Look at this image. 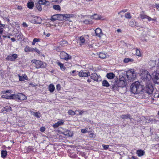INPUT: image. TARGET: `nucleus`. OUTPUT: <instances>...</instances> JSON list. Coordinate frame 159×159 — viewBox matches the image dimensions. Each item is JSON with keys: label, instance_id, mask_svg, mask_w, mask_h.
<instances>
[{"label": "nucleus", "instance_id": "obj_1", "mask_svg": "<svg viewBox=\"0 0 159 159\" xmlns=\"http://www.w3.org/2000/svg\"><path fill=\"white\" fill-rule=\"evenodd\" d=\"M130 89L131 92L135 94L136 97L138 98H143V86L141 85L139 82L136 81L133 83L131 85Z\"/></svg>", "mask_w": 159, "mask_h": 159}, {"label": "nucleus", "instance_id": "obj_2", "mask_svg": "<svg viewBox=\"0 0 159 159\" xmlns=\"http://www.w3.org/2000/svg\"><path fill=\"white\" fill-rule=\"evenodd\" d=\"M122 71H118L119 76V81L117 83V85L118 87L123 88L125 87L126 85V81L125 78V74H122V75H120V74L122 73L121 72Z\"/></svg>", "mask_w": 159, "mask_h": 159}, {"label": "nucleus", "instance_id": "obj_3", "mask_svg": "<svg viewBox=\"0 0 159 159\" xmlns=\"http://www.w3.org/2000/svg\"><path fill=\"white\" fill-rule=\"evenodd\" d=\"M137 74L134 69H130L126 72V76L129 80H134L136 78Z\"/></svg>", "mask_w": 159, "mask_h": 159}, {"label": "nucleus", "instance_id": "obj_4", "mask_svg": "<svg viewBox=\"0 0 159 159\" xmlns=\"http://www.w3.org/2000/svg\"><path fill=\"white\" fill-rule=\"evenodd\" d=\"M60 56L61 59L66 60H68L71 58V56L64 51H62L61 52Z\"/></svg>", "mask_w": 159, "mask_h": 159}, {"label": "nucleus", "instance_id": "obj_5", "mask_svg": "<svg viewBox=\"0 0 159 159\" xmlns=\"http://www.w3.org/2000/svg\"><path fill=\"white\" fill-rule=\"evenodd\" d=\"M153 90V86L151 84H148L146 86L145 88V92L148 95H150L151 96H152L151 95H152Z\"/></svg>", "mask_w": 159, "mask_h": 159}, {"label": "nucleus", "instance_id": "obj_6", "mask_svg": "<svg viewBox=\"0 0 159 159\" xmlns=\"http://www.w3.org/2000/svg\"><path fill=\"white\" fill-rule=\"evenodd\" d=\"M17 57L18 56L16 54H13L11 56H8L6 58V59L8 61H14L17 58Z\"/></svg>", "mask_w": 159, "mask_h": 159}, {"label": "nucleus", "instance_id": "obj_7", "mask_svg": "<svg viewBox=\"0 0 159 159\" xmlns=\"http://www.w3.org/2000/svg\"><path fill=\"white\" fill-rule=\"evenodd\" d=\"M142 76L144 79L149 80L151 78V75L148 74L147 71H145L142 74Z\"/></svg>", "mask_w": 159, "mask_h": 159}, {"label": "nucleus", "instance_id": "obj_8", "mask_svg": "<svg viewBox=\"0 0 159 159\" xmlns=\"http://www.w3.org/2000/svg\"><path fill=\"white\" fill-rule=\"evenodd\" d=\"M90 77L94 81H98L101 80V77L100 75H98L96 73L91 74Z\"/></svg>", "mask_w": 159, "mask_h": 159}, {"label": "nucleus", "instance_id": "obj_9", "mask_svg": "<svg viewBox=\"0 0 159 159\" xmlns=\"http://www.w3.org/2000/svg\"><path fill=\"white\" fill-rule=\"evenodd\" d=\"M153 81L155 84H159V73H155L153 75Z\"/></svg>", "mask_w": 159, "mask_h": 159}, {"label": "nucleus", "instance_id": "obj_10", "mask_svg": "<svg viewBox=\"0 0 159 159\" xmlns=\"http://www.w3.org/2000/svg\"><path fill=\"white\" fill-rule=\"evenodd\" d=\"M90 75V73L89 71L85 72L82 70H81L79 72V75L80 77H86L89 76Z\"/></svg>", "mask_w": 159, "mask_h": 159}, {"label": "nucleus", "instance_id": "obj_11", "mask_svg": "<svg viewBox=\"0 0 159 159\" xmlns=\"http://www.w3.org/2000/svg\"><path fill=\"white\" fill-rule=\"evenodd\" d=\"M33 20H32L33 22L37 24H41L42 20L40 17L37 16H33Z\"/></svg>", "mask_w": 159, "mask_h": 159}, {"label": "nucleus", "instance_id": "obj_12", "mask_svg": "<svg viewBox=\"0 0 159 159\" xmlns=\"http://www.w3.org/2000/svg\"><path fill=\"white\" fill-rule=\"evenodd\" d=\"M63 20H68L70 21H71L70 20V18H73L75 17V16L73 14H63Z\"/></svg>", "mask_w": 159, "mask_h": 159}, {"label": "nucleus", "instance_id": "obj_13", "mask_svg": "<svg viewBox=\"0 0 159 159\" xmlns=\"http://www.w3.org/2000/svg\"><path fill=\"white\" fill-rule=\"evenodd\" d=\"M41 61L36 60L35 59H33L31 61L33 63H34L36 66L35 67L37 69H39L40 68V64L41 63Z\"/></svg>", "mask_w": 159, "mask_h": 159}, {"label": "nucleus", "instance_id": "obj_14", "mask_svg": "<svg viewBox=\"0 0 159 159\" xmlns=\"http://www.w3.org/2000/svg\"><path fill=\"white\" fill-rule=\"evenodd\" d=\"M96 35L99 37H100L102 34L101 29L99 28H97L95 30Z\"/></svg>", "mask_w": 159, "mask_h": 159}, {"label": "nucleus", "instance_id": "obj_15", "mask_svg": "<svg viewBox=\"0 0 159 159\" xmlns=\"http://www.w3.org/2000/svg\"><path fill=\"white\" fill-rule=\"evenodd\" d=\"M27 99V97L23 94L20 93H18V99L23 101Z\"/></svg>", "mask_w": 159, "mask_h": 159}, {"label": "nucleus", "instance_id": "obj_16", "mask_svg": "<svg viewBox=\"0 0 159 159\" xmlns=\"http://www.w3.org/2000/svg\"><path fill=\"white\" fill-rule=\"evenodd\" d=\"M64 121L61 120L58 121L57 123L53 125L52 126L54 128H56L59 126L62 125L63 124Z\"/></svg>", "mask_w": 159, "mask_h": 159}, {"label": "nucleus", "instance_id": "obj_17", "mask_svg": "<svg viewBox=\"0 0 159 159\" xmlns=\"http://www.w3.org/2000/svg\"><path fill=\"white\" fill-rule=\"evenodd\" d=\"M38 3L40 4H43L46 6H48L50 4L49 2L46 0H39Z\"/></svg>", "mask_w": 159, "mask_h": 159}, {"label": "nucleus", "instance_id": "obj_18", "mask_svg": "<svg viewBox=\"0 0 159 159\" xmlns=\"http://www.w3.org/2000/svg\"><path fill=\"white\" fill-rule=\"evenodd\" d=\"M136 153L139 157H140L143 156L145 152L143 150H137L136 151Z\"/></svg>", "mask_w": 159, "mask_h": 159}, {"label": "nucleus", "instance_id": "obj_19", "mask_svg": "<svg viewBox=\"0 0 159 159\" xmlns=\"http://www.w3.org/2000/svg\"><path fill=\"white\" fill-rule=\"evenodd\" d=\"M24 50L25 52H33L34 48L27 46L25 48Z\"/></svg>", "mask_w": 159, "mask_h": 159}, {"label": "nucleus", "instance_id": "obj_20", "mask_svg": "<svg viewBox=\"0 0 159 159\" xmlns=\"http://www.w3.org/2000/svg\"><path fill=\"white\" fill-rule=\"evenodd\" d=\"M48 90L50 93H52L54 91L55 88L54 85L52 84H50L48 87Z\"/></svg>", "mask_w": 159, "mask_h": 159}, {"label": "nucleus", "instance_id": "obj_21", "mask_svg": "<svg viewBox=\"0 0 159 159\" xmlns=\"http://www.w3.org/2000/svg\"><path fill=\"white\" fill-rule=\"evenodd\" d=\"M18 76L19 77V80L20 81H24L25 80H26L27 79V76L25 75H23L22 76H20V75H18Z\"/></svg>", "mask_w": 159, "mask_h": 159}, {"label": "nucleus", "instance_id": "obj_22", "mask_svg": "<svg viewBox=\"0 0 159 159\" xmlns=\"http://www.w3.org/2000/svg\"><path fill=\"white\" fill-rule=\"evenodd\" d=\"M62 16L61 15H57V14H56L52 16L50 20L52 21H54L57 20H58V16Z\"/></svg>", "mask_w": 159, "mask_h": 159}, {"label": "nucleus", "instance_id": "obj_23", "mask_svg": "<svg viewBox=\"0 0 159 159\" xmlns=\"http://www.w3.org/2000/svg\"><path fill=\"white\" fill-rule=\"evenodd\" d=\"M91 18L95 20H99L101 19V16L97 14H95L91 16Z\"/></svg>", "mask_w": 159, "mask_h": 159}, {"label": "nucleus", "instance_id": "obj_24", "mask_svg": "<svg viewBox=\"0 0 159 159\" xmlns=\"http://www.w3.org/2000/svg\"><path fill=\"white\" fill-rule=\"evenodd\" d=\"M107 77L109 79H111L115 77V74L113 73H110L107 74Z\"/></svg>", "mask_w": 159, "mask_h": 159}, {"label": "nucleus", "instance_id": "obj_25", "mask_svg": "<svg viewBox=\"0 0 159 159\" xmlns=\"http://www.w3.org/2000/svg\"><path fill=\"white\" fill-rule=\"evenodd\" d=\"M134 61L133 59L131 58H126L124 60V62L125 63H127L129 62H132Z\"/></svg>", "mask_w": 159, "mask_h": 159}, {"label": "nucleus", "instance_id": "obj_26", "mask_svg": "<svg viewBox=\"0 0 159 159\" xmlns=\"http://www.w3.org/2000/svg\"><path fill=\"white\" fill-rule=\"evenodd\" d=\"M102 85L103 86L107 87H109L110 86L108 82L106 80H103L102 82Z\"/></svg>", "mask_w": 159, "mask_h": 159}, {"label": "nucleus", "instance_id": "obj_27", "mask_svg": "<svg viewBox=\"0 0 159 159\" xmlns=\"http://www.w3.org/2000/svg\"><path fill=\"white\" fill-rule=\"evenodd\" d=\"M34 6V3L32 2H30L27 3V7L29 9H32Z\"/></svg>", "mask_w": 159, "mask_h": 159}, {"label": "nucleus", "instance_id": "obj_28", "mask_svg": "<svg viewBox=\"0 0 159 159\" xmlns=\"http://www.w3.org/2000/svg\"><path fill=\"white\" fill-rule=\"evenodd\" d=\"M130 116L129 114L123 115L120 116V117L123 119H126L128 118H130Z\"/></svg>", "mask_w": 159, "mask_h": 159}, {"label": "nucleus", "instance_id": "obj_29", "mask_svg": "<svg viewBox=\"0 0 159 159\" xmlns=\"http://www.w3.org/2000/svg\"><path fill=\"white\" fill-rule=\"evenodd\" d=\"M57 64L60 67L61 69L62 70H64L66 69V68L64 66V65L63 64L61 63V62H58L57 63Z\"/></svg>", "mask_w": 159, "mask_h": 159}, {"label": "nucleus", "instance_id": "obj_30", "mask_svg": "<svg viewBox=\"0 0 159 159\" xmlns=\"http://www.w3.org/2000/svg\"><path fill=\"white\" fill-rule=\"evenodd\" d=\"M129 25L131 27H134L137 25L135 21L133 20L129 22Z\"/></svg>", "mask_w": 159, "mask_h": 159}, {"label": "nucleus", "instance_id": "obj_31", "mask_svg": "<svg viewBox=\"0 0 159 159\" xmlns=\"http://www.w3.org/2000/svg\"><path fill=\"white\" fill-rule=\"evenodd\" d=\"M7 152L6 151H1V156L3 158H5L7 155Z\"/></svg>", "mask_w": 159, "mask_h": 159}, {"label": "nucleus", "instance_id": "obj_32", "mask_svg": "<svg viewBox=\"0 0 159 159\" xmlns=\"http://www.w3.org/2000/svg\"><path fill=\"white\" fill-rule=\"evenodd\" d=\"M60 44L62 46H64L67 45V42L66 41L63 40L60 42Z\"/></svg>", "mask_w": 159, "mask_h": 159}, {"label": "nucleus", "instance_id": "obj_33", "mask_svg": "<svg viewBox=\"0 0 159 159\" xmlns=\"http://www.w3.org/2000/svg\"><path fill=\"white\" fill-rule=\"evenodd\" d=\"M5 26V25L2 24L1 22L0 21V33H2V29L4 28Z\"/></svg>", "mask_w": 159, "mask_h": 159}, {"label": "nucleus", "instance_id": "obj_34", "mask_svg": "<svg viewBox=\"0 0 159 159\" xmlns=\"http://www.w3.org/2000/svg\"><path fill=\"white\" fill-rule=\"evenodd\" d=\"M106 56V55L103 53H100L99 55V57L101 58H105Z\"/></svg>", "mask_w": 159, "mask_h": 159}, {"label": "nucleus", "instance_id": "obj_35", "mask_svg": "<svg viewBox=\"0 0 159 159\" xmlns=\"http://www.w3.org/2000/svg\"><path fill=\"white\" fill-rule=\"evenodd\" d=\"M53 8L55 10H60L61 8L59 5H55L53 6Z\"/></svg>", "mask_w": 159, "mask_h": 159}, {"label": "nucleus", "instance_id": "obj_36", "mask_svg": "<svg viewBox=\"0 0 159 159\" xmlns=\"http://www.w3.org/2000/svg\"><path fill=\"white\" fill-rule=\"evenodd\" d=\"M136 54L137 56L139 57L142 56L140 50L137 49H136Z\"/></svg>", "mask_w": 159, "mask_h": 159}, {"label": "nucleus", "instance_id": "obj_37", "mask_svg": "<svg viewBox=\"0 0 159 159\" xmlns=\"http://www.w3.org/2000/svg\"><path fill=\"white\" fill-rule=\"evenodd\" d=\"M80 43L82 44H80L81 45L83 44V43H84L85 42V39L84 38L83 36H81L80 37Z\"/></svg>", "mask_w": 159, "mask_h": 159}, {"label": "nucleus", "instance_id": "obj_38", "mask_svg": "<svg viewBox=\"0 0 159 159\" xmlns=\"http://www.w3.org/2000/svg\"><path fill=\"white\" fill-rule=\"evenodd\" d=\"M11 99H18V93L17 94H14L11 95Z\"/></svg>", "mask_w": 159, "mask_h": 159}, {"label": "nucleus", "instance_id": "obj_39", "mask_svg": "<svg viewBox=\"0 0 159 159\" xmlns=\"http://www.w3.org/2000/svg\"><path fill=\"white\" fill-rule=\"evenodd\" d=\"M36 7L37 9L39 11H41L42 10V8L41 5V4H39V3H37L36 4Z\"/></svg>", "mask_w": 159, "mask_h": 159}, {"label": "nucleus", "instance_id": "obj_40", "mask_svg": "<svg viewBox=\"0 0 159 159\" xmlns=\"http://www.w3.org/2000/svg\"><path fill=\"white\" fill-rule=\"evenodd\" d=\"M75 112L71 110H70L68 111V113L70 115L73 116L75 114Z\"/></svg>", "mask_w": 159, "mask_h": 159}, {"label": "nucleus", "instance_id": "obj_41", "mask_svg": "<svg viewBox=\"0 0 159 159\" xmlns=\"http://www.w3.org/2000/svg\"><path fill=\"white\" fill-rule=\"evenodd\" d=\"M40 66V68H44L46 67L47 64L43 62L42 61H41Z\"/></svg>", "mask_w": 159, "mask_h": 159}, {"label": "nucleus", "instance_id": "obj_42", "mask_svg": "<svg viewBox=\"0 0 159 159\" xmlns=\"http://www.w3.org/2000/svg\"><path fill=\"white\" fill-rule=\"evenodd\" d=\"M125 17L126 18L130 19L131 18V16L129 13L127 12L125 14Z\"/></svg>", "mask_w": 159, "mask_h": 159}, {"label": "nucleus", "instance_id": "obj_43", "mask_svg": "<svg viewBox=\"0 0 159 159\" xmlns=\"http://www.w3.org/2000/svg\"><path fill=\"white\" fill-rule=\"evenodd\" d=\"M140 18L143 19L146 18V17H147V16L144 15V14L143 13L140 14Z\"/></svg>", "mask_w": 159, "mask_h": 159}, {"label": "nucleus", "instance_id": "obj_44", "mask_svg": "<svg viewBox=\"0 0 159 159\" xmlns=\"http://www.w3.org/2000/svg\"><path fill=\"white\" fill-rule=\"evenodd\" d=\"M2 97L3 98H5L6 99H11V95L9 96L7 94H6V95H3V96H2Z\"/></svg>", "mask_w": 159, "mask_h": 159}, {"label": "nucleus", "instance_id": "obj_45", "mask_svg": "<svg viewBox=\"0 0 159 159\" xmlns=\"http://www.w3.org/2000/svg\"><path fill=\"white\" fill-rule=\"evenodd\" d=\"M40 114V113L38 112H33V115L36 117L37 118H39L40 116H39V115Z\"/></svg>", "mask_w": 159, "mask_h": 159}, {"label": "nucleus", "instance_id": "obj_46", "mask_svg": "<svg viewBox=\"0 0 159 159\" xmlns=\"http://www.w3.org/2000/svg\"><path fill=\"white\" fill-rule=\"evenodd\" d=\"M57 15L62 16H58V20H63V18H64L63 14H57Z\"/></svg>", "mask_w": 159, "mask_h": 159}, {"label": "nucleus", "instance_id": "obj_47", "mask_svg": "<svg viewBox=\"0 0 159 159\" xmlns=\"http://www.w3.org/2000/svg\"><path fill=\"white\" fill-rule=\"evenodd\" d=\"M75 112H78V113L77 114V115H81L84 112V111H83L76 110Z\"/></svg>", "mask_w": 159, "mask_h": 159}, {"label": "nucleus", "instance_id": "obj_48", "mask_svg": "<svg viewBox=\"0 0 159 159\" xmlns=\"http://www.w3.org/2000/svg\"><path fill=\"white\" fill-rule=\"evenodd\" d=\"M4 108L5 110L7 112H9L11 111V108L10 107H6Z\"/></svg>", "mask_w": 159, "mask_h": 159}, {"label": "nucleus", "instance_id": "obj_49", "mask_svg": "<svg viewBox=\"0 0 159 159\" xmlns=\"http://www.w3.org/2000/svg\"><path fill=\"white\" fill-rule=\"evenodd\" d=\"M102 146L104 149H107L108 148L109 145L102 144Z\"/></svg>", "mask_w": 159, "mask_h": 159}, {"label": "nucleus", "instance_id": "obj_50", "mask_svg": "<svg viewBox=\"0 0 159 159\" xmlns=\"http://www.w3.org/2000/svg\"><path fill=\"white\" fill-rule=\"evenodd\" d=\"M34 51H35L37 52L39 54L40 53V51L37 48H34Z\"/></svg>", "mask_w": 159, "mask_h": 159}, {"label": "nucleus", "instance_id": "obj_51", "mask_svg": "<svg viewBox=\"0 0 159 159\" xmlns=\"http://www.w3.org/2000/svg\"><path fill=\"white\" fill-rule=\"evenodd\" d=\"M81 132L83 133H87L88 132L87 129H82L81 130Z\"/></svg>", "mask_w": 159, "mask_h": 159}, {"label": "nucleus", "instance_id": "obj_52", "mask_svg": "<svg viewBox=\"0 0 159 159\" xmlns=\"http://www.w3.org/2000/svg\"><path fill=\"white\" fill-rule=\"evenodd\" d=\"M153 7L156 8L159 11V4H156Z\"/></svg>", "mask_w": 159, "mask_h": 159}, {"label": "nucleus", "instance_id": "obj_53", "mask_svg": "<svg viewBox=\"0 0 159 159\" xmlns=\"http://www.w3.org/2000/svg\"><path fill=\"white\" fill-rule=\"evenodd\" d=\"M45 128L44 127H42L40 128V130L42 132H43L45 131Z\"/></svg>", "mask_w": 159, "mask_h": 159}, {"label": "nucleus", "instance_id": "obj_54", "mask_svg": "<svg viewBox=\"0 0 159 159\" xmlns=\"http://www.w3.org/2000/svg\"><path fill=\"white\" fill-rule=\"evenodd\" d=\"M56 89L58 90H59L61 89V86L60 84H58L56 86Z\"/></svg>", "mask_w": 159, "mask_h": 159}, {"label": "nucleus", "instance_id": "obj_55", "mask_svg": "<svg viewBox=\"0 0 159 159\" xmlns=\"http://www.w3.org/2000/svg\"><path fill=\"white\" fill-rule=\"evenodd\" d=\"M84 23L86 24H89L90 23V22L88 20H84L83 22Z\"/></svg>", "mask_w": 159, "mask_h": 159}, {"label": "nucleus", "instance_id": "obj_56", "mask_svg": "<svg viewBox=\"0 0 159 159\" xmlns=\"http://www.w3.org/2000/svg\"><path fill=\"white\" fill-rule=\"evenodd\" d=\"M146 18L147 19L148 21H150L151 20H154L153 19H152L150 17H149L148 16H147V17H146Z\"/></svg>", "mask_w": 159, "mask_h": 159}, {"label": "nucleus", "instance_id": "obj_57", "mask_svg": "<svg viewBox=\"0 0 159 159\" xmlns=\"http://www.w3.org/2000/svg\"><path fill=\"white\" fill-rule=\"evenodd\" d=\"M39 40L40 39H39L35 38L34 39L33 41H34L35 43H36L37 42H39L40 41Z\"/></svg>", "mask_w": 159, "mask_h": 159}, {"label": "nucleus", "instance_id": "obj_58", "mask_svg": "<svg viewBox=\"0 0 159 159\" xmlns=\"http://www.w3.org/2000/svg\"><path fill=\"white\" fill-rule=\"evenodd\" d=\"M22 25L24 27H27L28 26V25L25 22H23L22 24Z\"/></svg>", "mask_w": 159, "mask_h": 159}, {"label": "nucleus", "instance_id": "obj_59", "mask_svg": "<svg viewBox=\"0 0 159 159\" xmlns=\"http://www.w3.org/2000/svg\"><path fill=\"white\" fill-rule=\"evenodd\" d=\"M17 8L18 10H21L23 9L22 7L21 6H18Z\"/></svg>", "mask_w": 159, "mask_h": 159}, {"label": "nucleus", "instance_id": "obj_60", "mask_svg": "<svg viewBox=\"0 0 159 159\" xmlns=\"http://www.w3.org/2000/svg\"><path fill=\"white\" fill-rule=\"evenodd\" d=\"M126 11H127V10H124L122 11H120V12H118V14H120V13L121 12H123L125 13V12H126Z\"/></svg>", "mask_w": 159, "mask_h": 159}, {"label": "nucleus", "instance_id": "obj_61", "mask_svg": "<svg viewBox=\"0 0 159 159\" xmlns=\"http://www.w3.org/2000/svg\"><path fill=\"white\" fill-rule=\"evenodd\" d=\"M10 91L11 92V90H10L4 91H3V93H7L9 92Z\"/></svg>", "mask_w": 159, "mask_h": 159}, {"label": "nucleus", "instance_id": "obj_62", "mask_svg": "<svg viewBox=\"0 0 159 159\" xmlns=\"http://www.w3.org/2000/svg\"><path fill=\"white\" fill-rule=\"evenodd\" d=\"M93 133H90V134H89L90 137H91V138L93 137Z\"/></svg>", "mask_w": 159, "mask_h": 159}, {"label": "nucleus", "instance_id": "obj_63", "mask_svg": "<svg viewBox=\"0 0 159 159\" xmlns=\"http://www.w3.org/2000/svg\"><path fill=\"white\" fill-rule=\"evenodd\" d=\"M75 72H76V70H74L72 71V75L74 76V75H76L72 74H74V73H75Z\"/></svg>", "mask_w": 159, "mask_h": 159}, {"label": "nucleus", "instance_id": "obj_64", "mask_svg": "<svg viewBox=\"0 0 159 159\" xmlns=\"http://www.w3.org/2000/svg\"><path fill=\"white\" fill-rule=\"evenodd\" d=\"M117 31L119 33V32H121V30L120 29H118L117 30Z\"/></svg>", "mask_w": 159, "mask_h": 159}]
</instances>
